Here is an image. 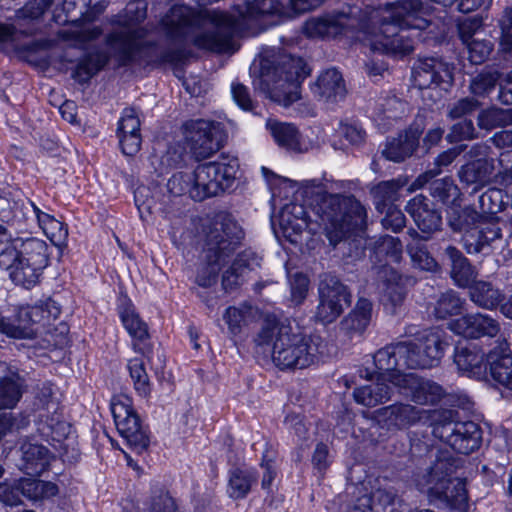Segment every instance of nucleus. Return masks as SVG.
I'll return each mask as SVG.
<instances>
[{"label":"nucleus","mask_w":512,"mask_h":512,"mask_svg":"<svg viewBox=\"0 0 512 512\" xmlns=\"http://www.w3.org/2000/svg\"><path fill=\"white\" fill-rule=\"evenodd\" d=\"M90 0H64L61 12L56 8L53 12V19L57 24L65 25L68 23L76 24L81 21L86 13Z\"/></svg>","instance_id":"c03bdc74"},{"label":"nucleus","mask_w":512,"mask_h":512,"mask_svg":"<svg viewBox=\"0 0 512 512\" xmlns=\"http://www.w3.org/2000/svg\"><path fill=\"white\" fill-rule=\"evenodd\" d=\"M464 305V300L457 292L449 290L442 293L434 306V316L437 319H447L448 317L460 314Z\"/></svg>","instance_id":"de8ad7c7"},{"label":"nucleus","mask_w":512,"mask_h":512,"mask_svg":"<svg viewBox=\"0 0 512 512\" xmlns=\"http://www.w3.org/2000/svg\"><path fill=\"white\" fill-rule=\"evenodd\" d=\"M352 22L344 13L325 15L307 20L303 30L311 38L336 37L353 27Z\"/></svg>","instance_id":"5701e85b"},{"label":"nucleus","mask_w":512,"mask_h":512,"mask_svg":"<svg viewBox=\"0 0 512 512\" xmlns=\"http://www.w3.org/2000/svg\"><path fill=\"white\" fill-rule=\"evenodd\" d=\"M257 476L250 469L235 468L229 473L227 493L232 499H242L250 492Z\"/></svg>","instance_id":"a19ab883"},{"label":"nucleus","mask_w":512,"mask_h":512,"mask_svg":"<svg viewBox=\"0 0 512 512\" xmlns=\"http://www.w3.org/2000/svg\"><path fill=\"white\" fill-rule=\"evenodd\" d=\"M371 498L375 512H391L392 510L401 509L400 505L406 507L405 512L410 510L406 504L401 502L395 507L396 494L391 489H377L372 493Z\"/></svg>","instance_id":"bf43d9fd"},{"label":"nucleus","mask_w":512,"mask_h":512,"mask_svg":"<svg viewBox=\"0 0 512 512\" xmlns=\"http://www.w3.org/2000/svg\"><path fill=\"white\" fill-rule=\"evenodd\" d=\"M111 412L119 434L131 449L138 454L144 452L149 445V437L133 409L132 399L125 394L114 396L111 401Z\"/></svg>","instance_id":"ddd939ff"},{"label":"nucleus","mask_w":512,"mask_h":512,"mask_svg":"<svg viewBox=\"0 0 512 512\" xmlns=\"http://www.w3.org/2000/svg\"><path fill=\"white\" fill-rule=\"evenodd\" d=\"M310 74V68L300 57L280 53L273 60L261 62V81L271 92H282L288 101L298 99L297 89Z\"/></svg>","instance_id":"6e6552de"},{"label":"nucleus","mask_w":512,"mask_h":512,"mask_svg":"<svg viewBox=\"0 0 512 512\" xmlns=\"http://www.w3.org/2000/svg\"><path fill=\"white\" fill-rule=\"evenodd\" d=\"M20 468L28 475H40L49 466L51 454L49 450L37 443L25 442L21 445Z\"/></svg>","instance_id":"c85d7f7f"},{"label":"nucleus","mask_w":512,"mask_h":512,"mask_svg":"<svg viewBox=\"0 0 512 512\" xmlns=\"http://www.w3.org/2000/svg\"><path fill=\"white\" fill-rule=\"evenodd\" d=\"M491 175V165L485 161L478 159L462 166L459 171V177L466 184L486 183Z\"/></svg>","instance_id":"8fccbe9b"},{"label":"nucleus","mask_w":512,"mask_h":512,"mask_svg":"<svg viewBox=\"0 0 512 512\" xmlns=\"http://www.w3.org/2000/svg\"><path fill=\"white\" fill-rule=\"evenodd\" d=\"M466 45L469 52V59L474 64L484 62L493 50V44L489 40L473 39Z\"/></svg>","instance_id":"69168bd1"},{"label":"nucleus","mask_w":512,"mask_h":512,"mask_svg":"<svg viewBox=\"0 0 512 512\" xmlns=\"http://www.w3.org/2000/svg\"><path fill=\"white\" fill-rule=\"evenodd\" d=\"M146 3L136 0L125 8L124 28L110 34L108 44L118 51L124 64L141 56L149 42L146 40L147 31L136 25L146 18Z\"/></svg>","instance_id":"9d476101"},{"label":"nucleus","mask_w":512,"mask_h":512,"mask_svg":"<svg viewBox=\"0 0 512 512\" xmlns=\"http://www.w3.org/2000/svg\"><path fill=\"white\" fill-rule=\"evenodd\" d=\"M388 383L389 380H382L380 376L376 375L375 382L354 390L353 396L355 401L367 407H374L389 400L394 386Z\"/></svg>","instance_id":"72a5a7b5"},{"label":"nucleus","mask_w":512,"mask_h":512,"mask_svg":"<svg viewBox=\"0 0 512 512\" xmlns=\"http://www.w3.org/2000/svg\"><path fill=\"white\" fill-rule=\"evenodd\" d=\"M501 237V229L495 224L482 228L477 237L468 235L464 239V247L469 254L485 252L491 243Z\"/></svg>","instance_id":"a18cd8bd"},{"label":"nucleus","mask_w":512,"mask_h":512,"mask_svg":"<svg viewBox=\"0 0 512 512\" xmlns=\"http://www.w3.org/2000/svg\"><path fill=\"white\" fill-rule=\"evenodd\" d=\"M61 313L60 306L52 299L39 301L35 305L21 306L13 318L0 312V333L15 339H33L34 325H48Z\"/></svg>","instance_id":"9b49d317"},{"label":"nucleus","mask_w":512,"mask_h":512,"mask_svg":"<svg viewBox=\"0 0 512 512\" xmlns=\"http://www.w3.org/2000/svg\"><path fill=\"white\" fill-rule=\"evenodd\" d=\"M18 489L21 495L31 501L43 500L55 496L58 493L56 484L35 478H23L18 481Z\"/></svg>","instance_id":"79ce46f5"},{"label":"nucleus","mask_w":512,"mask_h":512,"mask_svg":"<svg viewBox=\"0 0 512 512\" xmlns=\"http://www.w3.org/2000/svg\"><path fill=\"white\" fill-rule=\"evenodd\" d=\"M404 346H400V352L404 354V367L411 369H429L435 367L433 363H424V349L419 348L415 341H403Z\"/></svg>","instance_id":"6e6d98bb"},{"label":"nucleus","mask_w":512,"mask_h":512,"mask_svg":"<svg viewBox=\"0 0 512 512\" xmlns=\"http://www.w3.org/2000/svg\"><path fill=\"white\" fill-rule=\"evenodd\" d=\"M108 62V56L102 51H96L85 56L78 64L75 77L81 81L89 80Z\"/></svg>","instance_id":"603ef678"},{"label":"nucleus","mask_w":512,"mask_h":512,"mask_svg":"<svg viewBox=\"0 0 512 512\" xmlns=\"http://www.w3.org/2000/svg\"><path fill=\"white\" fill-rule=\"evenodd\" d=\"M454 363L462 374L478 380L486 377L489 367L481 348L472 343L458 345L455 348Z\"/></svg>","instance_id":"4be33fe9"},{"label":"nucleus","mask_w":512,"mask_h":512,"mask_svg":"<svg viewBox=\"0 0 512 512\" xmlns=\"http://www.w3.org/2000/svg\"><path fill=\"white\" fill-rule=\"evenodd\" d=\"M407 234L411 238V242L407 244V251L415 266L422 270L433 271L437 267V262L430 255L426 246L423 244V237L415 229H409Z\"/></svg>","instance_id":"ea45409f"},{"label":"nucleus","mask_w":512,"mask_h":512,"mask_svg":"<svg viewBox=\"0 0 512 512\" xmlns=\"http://www.w3.org/2000/svg\"><path fill=\"white\" fill-rule=\"evenodd\" d=\"M183 135L187 146L196 158H208L216 153L225 141L221 124L197 119L183 124Z\"/></svg>","instance_id":"2eb2a0df"},{"label":"nucleus","mask_w":512,"mask_h":512,"mask_svg":"<svg viewBox=\"0 0 512 512\" xmlns=\"http://www.w3.org/2000/svg\"><path fill=\"white\" fill-rule=\"evenodd\" d=\"M413 83L419 89L453 83V67L441 58L420 59L412 72Z\"/></svg>","instance_id":"a211bd4d"},{"label":"nucleus","mask_w":512,"mask_h":512,"mask_svg":"<svg viewBox=\"0 0 512 512\" xmlns=\"http://www.w3.org/2000/svg\"><path fill=\"white\" fill-rule=\"evenodd\" d=\"M512 124V108H488L482 110L477 117L479 128L491 131L497 127L508 126Z\"/></svg>","instance_id":"49530a36"},{"label":"nucleus","mask_w":512,"mask_h":512,"mask_svg":"<svg viewBox=\"0 0 512 512\" xmlns=\"http://www.w3.org/2000/svg\"><path fill=\"white\" fill-rule=\"evenodd\" d=\"M406 211L413 218L419 230L424 234L423 239L428 240L434 232L440 230L442 225L441 214L433 207V203L424 195H416L406 205Z\"/></svg>","instance_id":"412c9836"},{"label":"nucleus","mask_w":512,"mask_h":512,"mask_svg":"<svg viewBox=\"0 0 512 512\" xmlns=\"http://www.w3.org/2000/svg\"><path fill=\"white\" fill-rule=\"evenodd\" d=\"M253 309L250 305L241 304L238 307H228L223 315V319L228 326L229 332L236 336L241 333L242 328L246 326L252 318Z\"/></svg>","instance_id":"09e8293b"},{"label":"nucleus","mask_w":512,"mask_h":512,"mask_svg":"<svg viewBox=\"0 0 512 512\" xmlns=\"http://www.w3.org/2000/svg\"><path fill=\"white\" fill-rule=\"evenodd\" d=\"M119 317L128 334L132 337V348L136 353L146 355L150 352L147 324L136 313L131 301L122 298L118 306Z\"/></svg>","instance_id":"aec40b11"},{"label":"nucleus","mask_w":512,"mask_h":512,"mask_svg":"<svg viewBox=\"0 0 512 512\" xmlns=\"http://www.w3.org/2000/svg\"><path fill=\"white\" fill-rule=\"evenodd\" d=\"M373 256L379 263L373 269L381 271L383 267H389L388 264L399 263L402 258L403 246L401 241L393 236L384 235L379 237L373 242L372 246Z\"/></svg>","instance_id":"473e14b6"},{"label":"nucleus","mask_w":512,"mask_h":512,"mask_svg":"<svg viewBox=\"0 0 512 512\" xmlns=\"http://www.w3.org/2000/svg\"><path fill=\"white\" fill-rule=\"evenodd\" d=\"M480 107V102L474 97H464L451 104L447 116L454 120L472 114Z\"/></svg>","instance_id":"0e129e2a"},{"label":"nucleus","mask_w":512,"mask_h":512,"mask_svg":"<svg viewBox=\"0 0 512 512\" xmlns=\"http://www.w3.org/2000/svg\"><path fill=\"white\" fill-rule=\"evenodd\" d=\"M492 379L503 388L512 390V355L506 341H499L487 354Z\"/></svg>","instance_id":"b1692460"},{"label":"nucleus","mask_w":512,"mask_h":512,"mask_svg":"<svg viewBox=\"0 0 512 512\" xmlns=\"http://www.w3.org/2000/svg\"><path fill=\"white\" fill-rule=\"evenodd\" d=\"M418 130H408L397 138L389 140L382 151V155L389 161L402 162L410 157L419 144Z\"/></svg>","instance_id":"7c9ffc66"},{"label":"nucleus","mask_w":512,"mask_h":512,"mask_svg":"<svg viewBox=\"0 0 512 512\" xmlns=\"http://www.w3.org/2000/svg\"><path fill=\"white\" fill-rule=\"evenodd\" d=\"M28 204L35 214L40 228L53 243L58 244L66 239L68 232L62 222L41 211L33 202L29 201Z\"/></svg>","instance_id":"37998d69"},{"label":"nucleus","mask_w":512,"mask_h":512,"mask_svg":"<svg viewBox=\"0 0 512 512\" xmlns=\"http://www.w3.org/2000/svg\"><path fill=\"white\" fill-rule=\"evenodd\" d=\"M24 392V381L15 372L0 378V410L13 409Z\"/></svg>","instance_id":"e433bc0d"},{"label":"nucleus","mask_w":512,"mask_h":512,"mask_svg":"<svg viewBox=\"0 0 512 512\" xmlns=\"http://www.w3.org/2000/svg\"><path fill=\"white\" fill-rule=\"evenodd\" d=\"M319 303L315 317L323 324L333 323L351 305L348 287L332 274H323L318 285Z\"/></svg>","instance_id":"4468645a"},{"label":"nucleus","mask_w":512,"mask_h":512,"mask_svg":"<svg viewBox=\"0 0 512 512\" xmlns=\"http://www.w3.org/2000/svg\"><path fill=\"white\" fill-rule=\"evenodd\" d=\"M100 34L101 29L91 24L77 25L65 32L66 37L79 46H84L87 42L98 38Z\"/></svg>","instance_id":"680f3d73"},{"label":"nucleus","mask_w":512,"mask_h":512,"mask_svg":"<svg viewBox=\"0 0 512 512\" xmlns=\"http://www.w3.org/2000/svg\"><path fill=\"white\" fill-rule=\"evenodd\" d=\"M49 263V247L38 238H17L0 251V267L11 281L25 289L35 287Z\"/></svg>","instance_id":"423d86ee"},{"label":"nucleus","mask_w":512,"mask_h":512,"mask_svg":"<svg viewBox=\"0 0 512 512\" xmlns=\"http://www.w3.org/2000/svg\"><path fill=\"white\" fill-rule=\"evenodd\" d=\"M445 254L451 263V277L458 287H469L477 278L478 272L469 260L454 246H448Z\"/></svg>","instance_id":"2f4dec72"},{"label":"nucleus","mask_w":512,"mask_h":512,"mask_svg":"<svg viewBox=\"0 0 512 512\" xmlns=\"http://www.w3.org/2000/svg\"><path fill=\"white\" fill-rule=\"evenodd\" d=\"M499 79L498 71L484 70L471 79L469 91L474 96L485 97L495 88Z\"/></svg>","instance_id":"5fc2aeb1"},{"label":"nucleus","mask_w":512,"mask_h":512,"mask_svg":"<svg viewBox=\"0 0 512 512\" xmlns=\"http://www.w3.org/2000/svg\"><path fill=\"white\" fill-rule=\"evenodd\" d=\"M378 278L382 280V301L385 306H391L394 311L400 306L406 295L405 286L402 277L397 271L390 267H383L377 272Z\"/></svg>","instance_id":"c756f323"},{"label":"nucleus","mask_w":512,"mask_h":512,"mask_svg":"<svg viewBox=\"0 0 512 512\" xmlns=\"http://www.w3.org/2000/svg\"><path fill=\"white\" fill-rule=\"evenodd\" d=\"M373 304L366 298H359L354 308L341 320L340 330L349 336L361 335L372 321Z\"/></svg>","instance_id":"cd10ccee"},{"label":"nucleus","mask_w":512,"mask_h":512,"mask_svg":"<svg viewBox=\"0 0 512 512\" xmlns=\"http://www.w3.org/2000/svg\"><path fill=\"white\" fill-rule=\"evenodd\" d=\"M128 369L137 393L142 397L148 396L151 389L143 360L138 357L130 359L128 362Z\"/></svg>","instance_id":"4d7b16f0"},{"label":"nucleus","mask_w":512,"mask_h":512,"mask_svg":"<svg viewBox=\"0 0 512 512\" xmlns=\"http://www.w3.org/2000/svg\"><path fill=\"white\" fill-rule=\"evenodd\" d=\"M405 103L396 96L381 97L375 106L376 120H396L402 116Z\"/></svg>","instance_id":"864d4df0"},{"label":"nucleus","mask_w":512,"mask_h":512,"mask_svg":"<svg viewBox=\"0 0 512 512\" xmlns=\"http://www.w3.org/2000/svg\"><path fill=\"white\" fill-rule=\"evenodd\" d=\"M266 126L279 146L293 152L306 150L301 144L300 134L294 125L269 119Z\"/></svg>","instance_id":"c9c22d12"},{"label":"nucleus","mask_w":512,"mask_h":512,"mask_svg":"<svg viewBox=\"0 0 512 512\" xmlns=\"http://www.w3.org/2000/svg\"><path fill=\"white\" fill-rule=\"evenodd\" d=\"M283 14L284 7L278 0H248L241 12L242 24L257 27L251 32H243L240 23L228 13L209 9L195 12L187 6L176 5L163 17L161 26L171 39H190L199 49L224 53L236 50L237 36L263 31L276 23L269 19Z\"/></svg>","instance_id":"f257e3e1"},{"label":"nucleus","mask_w":512,"mask_h":512,"mask_svg":"<svg viewBox=\"0 0 512 512\" xmlns=\"http://www.w3.org/2000/svg\"><path fill=\"white\" fill-rule=\"evenodd\" d=\"M428 8L420 0H402L385 6L378 33L369 39L370 47L394 58L410 55L419 30L429 27Z\"/></svg>","instance_id":"7ed1b4c3"},{"label":"nucleus","mask_w":512,"mask_h":512,"mask_svg":"<svg viewBox=\"0 0 512 512\" xmlns=\"http://www.w3.org/2000/svg\"><path fill=\"white\" fill-rule=\"evenodd\" d=\"M53 0H30L19 12V19H40L44 13L50 8Z\"/></svg>","instance_id":"338daca9"},{"label":"nucleus","mask_w":512,"mask_h":512,"mask_svg":"<svg viewBox=\"0 0 512 512\" xmlns=\"http://www.w3.org/2000/svg\"><path fill=\"white\" fill-rule=\"evenodd\" d=\"M478 137L474 124L471 120L465 119L457 122L446 136L449 143H457L464 140H473Z\"/></svg>","instance_id":"e2e57ef3"},{"label":"nucleus","mask_w":512,"mask_h":512,"mask_svg":"<svg viewBox=\"0 0 512 512\" xmlns=\"http://www.w3.org/2000/svg\"><path fill=\"white\" fill-rule=\"evenodd\" d=\"M433 411L418 409L410 404H393L377 411L378 423L387 430L398 431L428 419L431 422Z\"/></svg>","instance_id":"f3484780"},{"label":"nucleus","mask_w":512,"mask_h":512,"mask_svg":"<svg viewBox=\"0 0 512 512\" xmlns=\"http://www.w3.org/2000/svg\"><path fill=\"white\" fill-rule=\"evenodd\" d=\"M456 469V461L442 454L425 472L415 476V483L420 491L435 496L451 509L465 512L468 493L463 479L452 478Z\"/></svg>","instance_id":"0eeeda50"},{"label":"nucleus","mask_w":512,"mask_h":512,"mask_svg":"<svg viewBox=\"0 0 512 512\" xmlns=\"http://www.w3.org/2000/svg\"><path fill=\"white\" fill-rule=\"evenodd\" d=\"M312 91L319 100L327 103L342 101L346 94V84L340 71L329 68L320 73Z\"/></svg>","instance_id":"393cba45"},{"label":"nucleus","mask_w":512,"mask_h":512,"mask_svg":"<svg viewBox=\"0 0 512 512\" xmlns=\"http://www.w3.org/2000/svg\"><path fill=\"white\" fill-rule=\"evenodd\" d=\"M404 342L392 343L379 349L373 356L375 367L379 370L377 376L382 380H389L395 387V375L402 374L397 367H404V354L400 352Z\"/></svg>","instance_id":"a878e982"},{"label":"nucleus","mask_w":512,"mask_h":512,"mask_svg":"<svg viewBox=\"0 0 512 512\" xmlns=\"http://www.w3.org/2000/svg\"><path fill=\"white\" fill-rule=\"evenodd\" d=\"M457 413L450 409L433 410L431 426L433 434L461 454H470L478 449L482 431L473 421H456Z\"/></svg>","instance_id":"1a4fd4ad"},{"label":"nucleus","mask_w":512,"mask_h":512,"mask_svg":"<svg viewBox=\"0 0 512 512\" xmlns=\"http://www.w3.org/2000/svg\"><path fill=\"white\" fill-rule=\"evenodd\" d=\"M429 190L433 198L445 205H455L460 197V191L457 185L449 177L434 180L430 184Z\"/></svg>","instance_id":"3c124183"},{"label":"nucleus","mask_w":512,"mask_h":512,"mask_svg":"<svg viewBox=\"0 0 512 512\" xmlns=\"http://www.w3.org/2000/svg\"><path fill=\"white\" fill-rule=\"evenodd\" d=\"M34 405L37 409L44 411L41 418H47L50 413L56 414L59 409L58 402L53 398V390L50 384L43 383L37 387Z\"/></svg>","instance_id":"13d9d810"},{"label":"nucleus","mask_w":512,"mask_h":512,"mask_svg":"<svg viewBox=\"0 0 512 512\" xmlns=\"http://www.w3.org/2000/svg\"><path fill=\"white\" fill-rule=\"evenodd\" d=\"M237 168L235 160L228 163L215 161L198 165L193 171L192 199L203 201L229 189L234 183Z\"/></svg>","instance_id":"f8f14e48"},{"label":"nucleus","mask_w":512,"mask_h":512,"mask_svg":"<svg viewBox=\"0 0 512 512\" xmlns=\"http://www.w3.org/2000/svg\"><path fill=\"white\" fill-rule=\"evenodd\" d=\"M261 261L262 258L257 253L251 250H245L237 255V258L232 264L245 275L259 268Z\"/></svg>","instance_id":"774afa93"},{"label":"nucleus","mask_w":512,"mask_h":512,"mask_svg":"<svg viewBox=\"0 0 512 512\" xmlns=\"http://www.w3.org/2000/svg\"><path fill=\"white\" fill-rule=\"evenodd\" d=\"M470 300L480 308L487 310L496 309L504 299L500 289L487 281H474L469 286Z\"/></svg>","instance_id":"f704fd0d"},{"label":"nucleus","mask_w":512,"mask_h":512,"mask_svg":"<svg viewBox=\"0 0 512 512\" xmlns=\"http://www.w3.org/2000/svg\"><path fill=\"white\" fill-rule=\"evenodd\" d=\"M169 192L174 196L189 194L192 198L194 188L193 172H178L174 174L167 183Z\"/></svg>","instance_id":"052dcab7"},{"label":"nucleus","mask_w":512,"mask_h":512,"mask_svg":"<svg viewBox=\"0 0 512 512\" xmlns=\"http://www.w3.org/2000/svg\"><path fill=\"white\" fill-rule=\"evenodd\" d=\"M366 218L364 206L354 197L323 193L309 210L298 204L287 206L281 225L285 233L291 229L297 234L304 230L316 234L323 227L330 244L335 246L354 230L362 229Z\"/></svg>","instance_id":"f03ea898"},{"label":"nucleus","mask_w":512,"mask_h":512,"mask_svg":"<svg viewBox=\"0 0 512 512\" xmlns=\"http://www.w3.org/2000/svg\"><path fill=\"white\" fill-rule=\"evenodd\" d=\"M466 145H460L450 148L440 153L434 160L433 167L420 174L411 185V190L420 189L429 183L433 178L441 174L442 168L449 166L458 155H460Z\"/></svg>","instance_id":"4c0bfd02"},{"label":"nucleus","mask_w":512,"mask_h":512,"mask_svg":"<svg viewBox=\"0 0 512 512\" xmlns=\"http://www.w3.org/2000/svg\"><path fill=\"white\" fill-rule=\"evenodd\" d=\"M243 236L241 227L227 215H218L204 227L203 259L195 276L198 287L209 289L216 285L220 271Z\"/></svg>","instance_id":"39448f33"},{"label":"nucleus","mask_w":512,"mask_h":512,"mask_svg":"<svg viewBox=\"0 0 512 512\" xmlns=\"http://www.w3.org/2000/svg\"><path fill=\"white\" fill-rule=\"evenodd\" d=\"M419 348L424 349V363H433L436 367L440 364L449 345L446 334L439 328L426 329L415 338Z\"/></svg>","instance_id":"bb28decb"},{"label":"nucleus","mask_w":512,"mask_h":512,"mask_svg":"<svg viewBox=\"0 0 512 512\" xmlns=\"http://www.w3.org/2000/svg\"><path fill=\"white\" fill-rule=\"evenodd\" d=\"M318 338L294 332L291 326L266 320L254 337L257 347L269 351L281 370L304 369L318 359Z\"/></svg>","instance_id":"20e7f679"},{"label":"nucleus","mask_w":512,"mask_h":512,"mask_svg":"<svg viewBox=\"0 0 512 512\" xmlns=\"http://www.w3.org/2000/svg\"><path fill=\"white\" fill-rule=\"evenodd\" d=\"M406 184L402 178L382 181L371 189L377 211L384 212L385 209L395 202L399 197V191Z\"/></svg>","instance_id":"58836bf2"},{"label":"nucleus","mask_w":512,"mask_h":512,"mask_svg":"<svg viewBox=\"0 0 512 512\" xmlns=\"http://www.w3.org/2000/svg\"><path fill=\"white\" fill-rule=\"evenodd\" d=\"M395 376V387L416 404L434 405L445 395L444 389L438 383L417 374H396Z\"/></svg>","instance_id":"dca6fc26"},{"label":"nucleus","mask_w":512,"mask_h":512,"mask_svg":"<svg viewBox=\"0 0 512 512\" xmlns=\"http://www.w3.org/2000/svg\"><path fill=\"white\" fill-rule=\"evenodd\" d=\"M448 328L455 334L466 338L495 337L500 331L499 322L488 314H466L448 323Z\"/></svg>","instance_id":"6ab92c4d"}]
</instances>
